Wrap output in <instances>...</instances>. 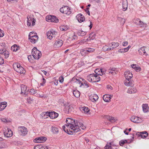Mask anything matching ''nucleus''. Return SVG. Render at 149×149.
Masks as SVG:
<instances>
[{"label": "nucleus", "instance_id": "obj_57", "mask_svg": "<svg viewBox=\"0 0 149 149\" xmlns=\"http://www.w3.org/2000/svg\"><path fill=\"white\" fill-rule=\"evenodd\" d=\"M89 75L91 77V78L92 79V82H93V81L94 79V76H95V75H96V74H95L93 73L90 74H89Z\"/></svg>", "mask_w": 149, "mask_h": 149}, {"label": "nucleus", "instance_id": "obj_44", "mask_svg": "<svg viewBox=\"0 0 149 149\" xmlns=\"http://www.w3.org/2000/svg\"><path fill=\"white\" fill-rule=\"evenodd\" d=\"M60 29L61 31H65L68 29V26H60Z\"/></svg>", "mask_w": 149, "mask_h": 149}, {"label": "nucleus", "instance_id": "obj_60", "mask_svg": "<svg viewBox=\"0 0 149 149\" xmlns=\"http://www.w3.org/2000/svg\"><path fill=\"white\" fill-rule=\"evenodd\" d=\"M1 121L4 122L8 123L9 122V121L8 120L5 118H2L1 119Z\"/></svg>", "mask_w": 149, "mask_h": 149}, {"label": "nucleus", "instance_id": "obj_22", "mask_svg": "<svg viewBox=\"0 0 149 149\" xmlns=\"http://www.w3.org/2000/svg\"><path fill=\"white\" fill-rule=\"evenodd\" d=\"M27 86L25 85H23L21 86V94L24 93V94L27 95L26 94V91H27Z\"/></svg>", "mask_w": 149, "mask_h": 149}, {"label": "nucleus", "instance_id": "obj_4", "mask_svg": "<svg viewBox=\"0 0 149 149\" xmlns=\"http://www.w3.org/2000/svg\"><path fill=\"white\" fill-rule=\"evenodd\" d=\"M3 133L4 136L7 137H9L12 136L13 133L10 129L8 128H5L3 130Z\"/></svg>", "mask_w": 149, "mask_h": 149}, {"label": "nucleus", "instance_id": "obj_39", "mask_svg": "<svg viewBox=\"0 0 149 149\" xmlns=\"http://www.w3.org/2000/svg\"><path fill=\"white\" fill-rule=\"evenodd\" d=\"M105 149H113L112 147H111V143L107 142L106 145L104 147Z\"/></svg>", "mask_w": 149, "mask_h": 149}, {"label": "nucleus", "instance_id": "obj_64", "mask_svg": "<svg viewBox=\"0 0 149 149\" xmlns=\"http://www.w3.org/2000/svg\"><path fill=\"white\" fill-rule=\"evenodd\" d=\"M46 82V80L43 78L42 79V82L40 84L41 86H43Z\"/></svg>", "mask_w": 149, "mask_h": 149}, {"label": "nucleus", "instance_id": "obj_19", "mask_svg": "<svg viewBox=\"0 0 149 149\" xmlns=\"http://www.w3.org/2000/svg\"><path fill=\"white\" fill-rule=\"evenodd\" d=\"M19 133L21 135H25L27 134V129L24 127H22L20 130H19Z\"/></svg>", "mask_w": 149, "mask_h": 149}, {"label": "nucleus", "instance_id": "obj_61", "mask_svg": "<svg viewBox=\"0 0 149 149\" xmlns=\"http://www.w3.org/2000/svg\"><path fill=\"white\" fill-rule=\"evenodd\" d=\"M50 113H51V112H46L43 113V114H44V116H45V115H46L47 116H48L50 117Z\"/></svg>", "mask_w": 149, "mask_h": 149}, {"label": "nucleus", "instance_id": "obj_47", "mask_svg": "<svg viewBox=\"0 0 149 149\" xmlns=\"http://www.w3.org/2000/svg\"><path fill=\"white\" fill-rule=\"evenodd\" d=\"M140 21V19L139 18L135 19L134 20V22L137 25H138L139 22Z\"/></svg>", "mask_w": 149, "mask_h": 149}, {"label": "nucleus", "instance_id": "obj_36", "mask_svg": "<svg viewBox=\"0 0 149 149\" xmlns=\"http://www.w3.org/2000/svg\"><path fill=\"white\" fill-rule=\"evenodd\" d=\"M118 19L120 22V24L122 25H123L125 23V19L123 18L118 17Z\"/></svg>", "mask_w": 149, "mask_h": 149}, {"label": "nucleus", "instance_id": "obj_6", "mask_svg": "<svg viewBox=\"0 0 149 149\" xmlns=\"http://www.w3.org/2000/svg\"><path fill=\"white\" fill-rule=\"evenodd\" d=\"M130 119L132 122L136 123H139L141 122L142 121V119L141 118L135 116H132Z\"/></svg>", "mask_w": 149, "mask_h": 149}, {"label": "nucleus", "instance_id": "obj_48", "mask_svg": "<svg viewBox=\"0 0 149 149\" xmlns=\"http://www.w3.org/2000/svg\"><path fill=\"white\" fill-rule=\"evenodd\" d=\"M37 92L36 90L34 89H31L30 90L29 93L33 95L36 93Z\"/></svg>", "mask_w": 149, "mask_h": 149}, {"label": "nucleus", "instance_id": "obj_42", "mask_svg": "<svg viewBox=\"0 0 149 149\" xmlns=\"http://www.w3.org/2000/svg\"><path fill=\"white\" fill-rule=\"evenodd\" d=\"M119 144L121 146H123L125 143H128L127 141L126 140H122L119 141Z\"/></svg>", "mask_w": 149, "mask_h": 149}, {"label": "nucleus", "instance_id": "obj_35", "mask_svg": "<svg viewBox=\"0 0 149 149\" xmlns=\"http://www.w3.org/2000/svg\"><path fill=\"white\" fill-rule=\"evenodd\" d=\"M100 77L99 76L96 74V75H95L94 76V79L93 82H99L100 81Z\"/></svg>", "mask_w": 149, "mask_h": 149}, {"label": "nucleus", "instance_id": "obj_28", "mask_svg": "<svg viewBox=\"0 0 149 149\" xmlns=\"http://www.w3.org/2000/svg\"><path fill=\"white\" fill-rule=\"evenodd\" d=\"M13 66L15 70L16 71L17 69H19L21 66L19 63H15L13 64Z\"/></svg>", "mask_w": 149, "mask_h": 149}, {"label": "nucleus", "instance_id": "obj_7", "mask_svg": "<svg viewBox=\"0 0 149 149\" xmlns=\"http://www.w3.org/2000/svg\"><path fill=\"white\" fill-rule=\"evenodd\" d=\"M47 138L46 137L41 136L34 139L33 141L37 143H41L45 142Z\"/></svg>", "mask_w": 149, "mask_h": 149}, {"label": "nucleus", "instance_id": "obj_62", "mask_svg": "<svg viewBox=\"0 0 149 149\" xmlns=\"http://www.w3.org/2000/svg\"><path fill=\"white\" fill-rule=\"evenodd\" d=\"M107 47H108V46L107 45L104 46L102 49L103 51H107Z\"/></svg>", "mask_w": 149, "mask_h": 149}, {"label": "nucleus", "instance_id": "obj_52", "mask_svg": "<svg viewBox=\"0 0 149 149\" xmlns=\"http://www.w3.org/2000/svg\"><path fill=\"white\" fill-rule=\"evenodd\" d=\"M32 18H28V20L27 21V25L28 26H30L31 25V21Z\"/></svg>", "mask_w": 149, "mask_h": 149}, {"label": "nucleus", "instance_id": "obj_37", "mask_svg": "<svg viewBox=\"0 0 149 149\" xmlns=\"http://www.w3.org/2000/svg\"><path fill=\"white\" fill-rule=\"evenodd\" d=\"M111 44H112L111 47L113 49L118 46L119 45V43L118 42H113L111 43Z\"/></svg>", "mask_w": 149, "mask_h": 149}, {"label": "nucleus", "instance_id": "obj_54", "mask_svg": "<svg viewBox=\"0 0 149 149\" xmlns=\"http://www.w3.org/2000/svg\"><path fill=\"white\" fill-rule=\"evenodd\" d=\"M100 69L99 68L96 69L95 70V72L96 73L95 74H97V75L98 76L100 75L98 74H99V73H100Z\"/></svg>", "mask_w": 149, "mask_h": 149}, {"label": "nucleus", "instance_id": "obj_3", "mask_svg": "<svg viewBox=\"0 0 149 149\" xmlns=\"http://www.w3.org/2000/svg\"><path fill=\"white\" fill-rule=\"evenodd\" d=\"M60 11L62 13L68 15H70L71 13L70 9L67 6H65L61 8Z\"/></svg>", "mask_w": 149, "mask_h": 149}, {"label": "nucleus", "instance_id": "obj_10", "mask_svg": "<svg viewBox=\"0 0 149 149\" xmlns=\"http://www.w3.org/2000/svg\"><path fill=\"white\" fill-rule=\"evenodd\" d=\"M72 81L75 83L77 84H80V87H81L83 85L82 81L81 80L77 79L75 78H73L71 80Z\"/></svg>", "mask_w": 149, "mask_h": 149}, {"label": "nucleus", "instance_id": "obj_30", "mask_svg": "<svg viewBox=\"0 0 149 149\" xmlns=\"http://www.w3.org/2000/svg\"><path fill=\"white\" fill-rule=\"evenodd\" d=\"M96 36L95 33L94 32H92L89 34L88 38L89 40H93Z\"/></svg>", "mask_w": 149, "mask_h": 149}, {"label": "nucleus", "instance_id": "obj_24", "mask_svg": "<svg viewBox=\"0 0 149 149\" xmlns=\"http://www.w3.org/2000/svg\"><path fill=\"white\" fill-rule=\"evenodd\" d=\"M142 108L143 111L145 113H146L148 111L149 108L147 104H143L142 105Z\"/></svg>", "mask_w": 149, "mask_h": 149}, {"label": "nucleus", "instance_id": "obj_18", "mask_svg": "<svg viewBox=\"0 0 149 149\" xmlns=\"http://www.w3.org/2000/svg\"><path fill=\"white\" fill-rule=\"evenodd\" d=\"M138 51L139 53V54L141 55H144L146 56L148 55L145 50L144 47H143L140 48L139 50Z\"/></svg>", "mask_w": 149, "mask_h": 149}, {"label": "nucleus", "instance_id": "obj_41", "mask_svg": "<svg viewBox=\"0 0 149 149\" xmlns=\"http://www.w3.org/2000/svg\"><path fill=\"white\" fill-rule=\"evenodd\" d=\"M52 132L54 134L57 133L58 132V129L55 127H52Z\"/></svg>", "mask_w": 149, "mask_h": 149}, {"label": "nucleus", "instance_id": "obj_2", "mask_svg": "<svg viewBox=\"0 0 149 149\" xmlns=\"http://www.w3.org/2000/svg\"><path fill=\"white\" fill-rule=\"evenodd\" d=\"M32 56L35 59H38L41 56V52L37 49L36 47H34L32 50Z\"/></svg>", "mask_w": 149, "mask_h": 149}, {"label": "nucleus", "instance_id": "obj_1", "mask_svg": "<svg viewBox=\"0 0 149 149\" xmlns=\"http://www.w3.org/2000/svg\"><path fill=\"white\" fill-rule=\"evenodd\" d=\"M67 124L65 125V126L69 128L66 129L65 126H63V130L68 134H72L73 133L77 132L79 131V127L77 120H75L70 118H68L66 120Z\"/></svg>", "mask_w": 149, "mask_h": 149}, {"label": "nucleus", "instance_id": "obj_63", "mask_svg": "<svg viewBox=\"0 0 149 149\" xmlns=\"http://www.w3.org/2000/svg\"><path fill=\"white\" fill-rule=\"evenodd\" d=\"M4 63V61L3 59L0 57V65Z\"/></svg>", "mask_w": 149, "mask_h": 149}, {"label": "nucleus", "instance_id": "obj_15", "mask_svg": "<svg viewBox=\"0 0 149 149\" xmlns=\"http://www.w3.org/2000/svg\"><path fill=\"white\" fill-rule=\"evenodd\" d=\"M111 96L109 95H104L103 97V100L105 102H109L110 100V99L111 98Z\"/></svg>", "mask_w": 149, "mask_h": 149}, {"label": "nucleus", "instance_id": "obj_26", "mask_svg": "<svg viewBox=\"0 0 149 149\" xmlns=\"http://www.w3.org/2000/svg\"><path fill=\"white\" fill-rule=\"evenodd\" d=\"M95 49L91 48H86L84 50V53L88 54V53L93 52L95 51Z\"/></svg>", "mask_w": 149, "mask_h": 149}, {"label": "nucleus", "instance_id": "obj_45", "mask_svg": "<svg viewBox=\"0 0 149 149\" xmlns=\"http://www.w3.org/2000/svg\"><path fill=\"white\" fill-rule=\"evenodd\" d=\"M146 24L144 23L143 22L141 21L140 20V21L139 22V23H138V24L137 26L141 27H144V26H146Z\"/></svg>", "mask_w": 149, "mask_h": 149}, {"label": "nucleus", "instance_id": "obj_34", "mask_svg": "<svg viewBox=\"0 0 149 149\" xmlns=\"http://www.w3.org/2000/svg\"><path fill=\"white\" fill-rule=\"evenodd\" d=\"M87 32L84 31L82 30L79 31L77 33V34L79 36H85Z\"/></svg>", "mask_w": 149, "mask_h": 149}, {"label": "nucleus", "instance_id": "obj_16", "mask_svg": "<svg viewBox=\"0 0 149 149\" xmlns=\"http://www.w3.org/2000/svg\"><path fill=\"white\" fill-rule=\"evenodd\" d=\"M58 116V114L56 112L53 111L51 112L50 117L51 119H53L57 118Z\"/></svg>", "mask_w": 149, "mask_h": 149}, {"label": "nucleus", "instance_id": "obj_5", "mask_svg": "<svg viewBox=\"0 0 149 149\" xmlns=\"http://www.w3.org/2000/svg\"><path fill=\"white\" fill-rule=\"evenodd\" d=\"M57 33L55 31H49L46 33L47 38L50 40H52L53 38H55Z\"/></svg>", "mask_w": 149, "mask_h": 149}, {"label": "nucleus", "instance_id": "obj_33", "mask_svg": "<svg viewBox=\"0 0 149 149\" xmlns=\"http://www.w3.org/2000/svg\"><path fill=\"white\" fill-rule=\"evenodd\" d=\"M73 95L76 97H79L80 96V93L77 90H74L73 93Z\"/></svg>", "mask_w": 149, "mask_h": 149}, {"label": "nucleus", "instance_id": "obj_49", "mask_svg": "<svg viewBox=\"0 0 149 149\" xmlns=\"http://www.w3.org/2000/svg\"><path fill=\"white\" fill-rule=\"evenodd\" d=\"M3 54L5 56V58H7L9 56V52L8 51L5 50Z\"/></svg>", "mask_w": 149, "mask_h": 149}, {"label": "nucleus", "instance_id": "obj_11", "mask_svg": "<svg viewBox=\"0 0 149 149\" xmlns=\"http://www.w3.org/2000/svg\"><path fill=\"white\" fill-rule=\"evenodd\" d=\"M76 17L78 22L80 23L84 22L85 20L84 17L81 14L77 15Z\"/></svg>", "mask_w": 149, "mask_h": 149}, {"label": "nucleus", "instance_id": "obj_56", "mask_svg": "<svg viewBox=\"0 0 149 149\" xmlns=\"http://www.w3.org/2000/svg\"><path fill=\"white\" fill-rule=\"evenodd\" d=\"M63 77L62 76H60L59 78V80L60 82L62 83L63 81Z\"/></svg>", "mask_w": 149, "mask_h": 149}, {"label": "nucleus", "instance_id": "obj_9", "mask_svg": "<svg viewBox=\"0 0 149 149\" xmlns=\"http://www.w3.org/2000/svg\"><path fill=\"white\" fill-rule=\"evenodd\" d=\"M65 113H69L72 111L74 110V108L72 107L70 105H66L65 106Z\"/></svg>", "mask_w": 149, "mask_h": 149}, {"label": "nucleus", "instance_id": "obj_50", "mask_svg": "<svg viewBox=\"0 0 149 149\" xmlns=\"http://www.w3.org/2000/svg\"><path fill=\"white\" fill-rule=\"evenodd\" d=\"M81 109L84 111L85 112L88 113L89 111L88 108L86 107H84L81 108Z\"/></svg>", "mask_w": 149, "mask_h": 149}, {"label": "nucleus", "instance_id": "obj_13", "mask_svg": "<svg viewBox=\"0 0 149 149\" xmlns=\"http://www.w3.org/2000/svg\"><path fill=\"white\" fill-rule=\"evenodd\" d=\"M98 96L95 94H93L91 95L89 97V99L92 101L95 102L98 100Z\"/></svg>", "mask_w": 149, "mask_h": 149}, {"label": "nucleus", "instance_id": "obj_12", "mask_svg": "<svg viewBox=\"0 0 149 149\" xmlns=\"http://www.w3.org/2000/svg\"><path fill=\"white\" fill-rule=\"evenodd\" d=\"M128 3L127 0H123L122 7L123 11L126 10L127 8Z\"/></svg>", "mask_w": 149, "mask_h": 149}, {"label": "nucleus", "instance_id": "obj_27", "mask_svg": "<svg viewBox=\"0 0 149 149\" xmlns=\"http://www.w3.org/2000/svg\"><path fill=\"white\" fill-rule=\"evenodd\" d=\"M6 104L7 102H6L0 103V111H2L5 108L6 106Z\"/></svg>", "mask_w": 149, "mask_h": 149}, {"label": "nucleus", "instance_id": "obj_20", "mask_svg": "<svg viewBox=\"0 0 149 149\" xmlns=\"http://www.w3.org/2000/svg\"><path fill=\"white\" fill-rule=\"evenodd\" d=\"M16 72L18 73H20V74H24L26 72V71L24 68L22 67L21 66L19 69H17Z\"/></svg>", "mask_w": 149, "mask_h": 149}, {"label": "nucleus", "instance_id": "obj_17", "mask_svg": "<svg viewBox=\"0 0 149 149\" xmlns=\"http://www.w3.org/2000/svg\"><path fill=\"white\" fill-rule=\"evenodd\" d=\"M63 43V42L62 40L58 39L55 42L54 44V45H56L57 47H61Z\"/></svg>", "mask_w": 149, "mask_h": 149}, {"label": "nucleus", "instance_id": "obj_29", "mask_svg": "<svg viewBox=\"0 0 149 149\" xmlns=\"http://www.w3.org/2000/svg\"><path fill=\"white\" fill-rule=\"evenodd\" d=\"M80 79L82 81L83 85L84 86H86V88L89 87L90 84L85 80L82 78H80Z\"/></svg>", "mask_w": 149, "mask_h": 149}, {"label": "nucleus", "instance_id": "obj_55", "mask_svg": "<svg viewBox=\"0 0 149 149\" xmlns=\"http://www.w3.org/2000/svg\"><path fill=\"white\" fill-rule=\"evenodd\" d=\"M27 101L28 103H31L33 102V99L30 97H29L27 98Z\"/></svg>", "mask_w": 149, "mask_h": 149}, {"label": "nucleus", "instance_id": "obj_31", "mask_svg": "<svg viewBox=\"0 0 149 149\" xmlns=\"http://www.w3.org/2000/svg\"><path fill=\"white\" fill-rule=\"evenodd\" d=\"M19 48L15 44L11 47V49L12 51L16 52L19 49Z\"/></svg>", "mask_w": 149, "mask_h": 149}, {"label": "nucleus", "instance_id": "obj_46", "mask_svg": "<svg viewBox=\"0 0 149 149\" xmlns=\"http://www.w3.org/2000/svg\"><path fill=\"white\" fill-rule=\"evenodd\" d=\"M100 73L99 74H98L102 76L103 74H105L106 72L105 69L102 68L100 69Z\"/></svg>", "mask_w": 149, "mask_h": 149}, {"label": "nucleus", "instance_id": "obj_51", "mask_svg": "<svg viewBox=\"0 0 149 149\" xmlns=\"http://www.w3.org/2000/svg\"><path fill=\"white\" fill-rule=\"evenodd\" d=\"M127 49H125V48L123 49H120L118 50V52L120 53H124L127 52Z\"/></svg>", "mask_w": 149, "mask_h": 149}, {"label": "nucleus", "instance_id": "obj_32", "mask_svg": "<svg viewBox=\"0 0 149 149\" xmlns=\"http://www.w3.org/2000/svg\"><path fill=\"white\" fill-rule=\"evenodd\" d=\"M105 116L111 123H114L116 121V119H114L113 117L107 116Z\"/></svg>", "mask_w": 149, "mask_h": 149}, {"label": "nucleus", "instance_id": "obj_8", "mask_svg": "<svg viewBox=\"0 0 149 149\" xmlns=\"http://www.w3.org/2000/svg\"><path fill=\"white\" fill-rule=\"evenodd\" d=\"M29 37L30 41L33 44L36 43L38 38V36H35V37H33V36H31V34H29Z\"/></svg>", "mask_w": 149, "mask_h": 149}, {"label": "nucleus", "instance_id": "obj_21", "mask_svg": "<svg viewBox=\"0 0 149 149\" xmlns=\"http://www.w3.org/2000/svg\"><path fill=\"white\" fill-rule=\"evenodd\" d=\"M124 84L125 86H132V82L131 79H126L124 82Z\"/></svg>", "mask_w": 149, "mask_h": 149}, {"label": "nucleus", "instance_id": "obj_14", "mask_svg": "<svg viewBox=\"0 0 149 149\" xmlns=\"http://www.w3.org/2000/svg\"><path fill=\"white\" fill-rule=\"evenodd\" d=\"M124 74L126 79H131L133 77L132 73L129 71L125 72Z\"/></svg>", "mask_w": 149, "mask_h": 149}, {"label": "nucleus", "instance_id": "obj_53", "mask_svg": "<svg viewBox=\"0 0 149 149\" xmlns=\"http://www.w3.org/2000/svg\"><path fill=\"white\" fill-rule=\"evenodd\" d=\"M128 93H135V91H133V89L132 88H131L130 89H129L128 90Z\"/></svg>", "mask_w": 149, "mask_h": 149}, {"label": "nucleus", "instance_id": "obj_58", "mask_svg": "<svg viewBox=\"0 0 149 149\" xmlns=\"http://www.w3.org/2000/svg\"><path fill=\"white\" fill-rule=\"evenodd\" d=\"M4 35V33L3 31L0 29V37H3Z\"/></svg>", "mask_w": 149, "mask_h": 149}, {"label": "nucleus", "instance_id": "obj_43", "mask_svg": "<svg viewBox=\"0 0 149 149\" xmlns=\"http://www.w3.org/2000/svg\"><path fill=\"white\" fill-rule=\"evenodd\" d=\"M58 20L57 17L55 16L52 15V22H54L56 23L58 22Z\"/></svg>", "mask_w": 149, "mask_h": 149}, {"label": "nucleus", "instance_id": "obj_38", "mask_svg": "<svg viewBox=\"0 0 149 149\" xmlns=\"http://www.w3.org/2000/svg\"><path fill=\"white\" fill-rule=\"evenodd\" d=\"M136 135L138 136H141V138L142 139H144L146 138L148 135H147V134H146V135L141 134L140 133H139V132H138L137 133H136Z\"/></svg>", "mask_w": 149, "mask_h": 149}, {"label": "nucleus", "instance_id": "obj_59", "mask_svg": "<svg viewBox=\"0 0 149 149\" xmlns=\"http://www.w3.org/2000/svg\"><path fill=\"white\" fill-rule=\"evenodd\" d=\"M87 79L89 82H92V79L91 78L89 75L87 77Z\"/></svg>", "mask_w": 149, "mask_h": 149}, {"label": "nucleus", "instance_id": "obj_25", "mask_svg": "<svg viewBox=\"0 0 149 149\" xmlns=\"http://www.w3.org/2000/svg\"><path fill=\"white\" fill-rule=\"evenodd\" d=\"M131 66L132 68L134 69L136 72L140 71L141 70V68L136 64H133Z\"/></svg>", "mask_w": 149, "mask_h": 149}, {"label": "nucleus", "instance_id": "obj_23", "mask_svg": "<svg viewBox=\"0 0 149 149\" xmlns=\"http://www.w3.org/2000/svg\"><path fill=\"white\" fill-rule=\"evenodd\" d=\"M34 149H48L47 146H45L37 145L34 147Z\"/></svg>", "mask_w": 149, "mask_h": 149}, {"label": "nucleus", "instance_id": "obj_40", "mask_svg": "<svg viewBox=\"0 0 149 149\" xmlns=\"http://www.w3.org/2000/svg\"><path fill=\"white\" fill-rule=\"evenodd\" d=\"M46 20L48 22H52V15H47L46 17Z\"/></svg>", "mask_w": 149, "mask_h": 149}]
</instances>
